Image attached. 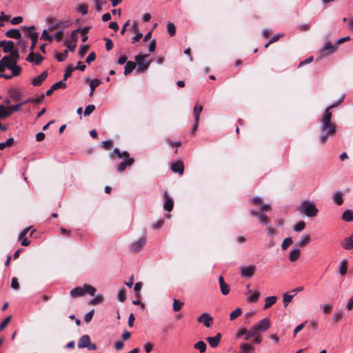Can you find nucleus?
<instances>
[{
  "label": "nucleus",
  "instance_id": "nucleus-1",
  "mask_svg": "<svg viewBox=\"0 0 353 353\" xmlns=\"http://www.w3.org/2000/svg\"><path fill=\"white\" fill-rule=\"evenodd\" d=\"M344 96L342 95L340 99L330 104L325 110L322 119H321V131L322 134L319 137V140L322 143H325L328 137H333L336 132V125L334 123L331 121L332 112L330 110L335 107H337L343 101Z\"/></svg>",
  "mask_w": 353,
  "mask_h": 353
},
{
  "label": "nucleus",
  "instance_id": "nucleus-2",
  "mask_svg": "<svg viewBox=\"0 0 353 353\" xmlns=\"http://www.w3.org/2000/svg\"><path fill=\"white\" fill-rule=\"evenodd\" d=\"M271 326V321L268 318H264L253 325L248 333L246 341L251 339L254 344H261L263 341L262 333L267 331Z\"/></svg>",
  "mask_w": 353,
  "mask_h": 353
},
{
  "label": "nucleus",
  "instance_id": "nucleus-3",
  "mask_svg": "<svg viewBox=\"0 0 353 353\" xmlns=\"http://www.w3.org/2000/svg\"><path fill=\"white\" fill-rule=\"evenodd\" d=\"M300 211L309 217H314L318 213V209L316 208L314 203L307 201L301 203Z\"/></svg>",
  "mask_w": 353,
  "mask_h": 353
},
{
  "label": "nucleus",
  "instance_id": "nucleus-4",
  "mask_svg": "<svg viewBox=\"0 0 353 353\" xmlns=\"http://www.w3.org/2000/svg\"><path fill=\"white\" fill-rule=\"evenodd\" d=\"M148 56V54L142 55L141 54L135 56L134 59L137 65V72L138 73H142L149 68L150 61L145 59Z\"/></svg>",
  "mask_w": 353,
  "mask_h": 353
},
{
  "label": "nucleus",
  "instance_id": "nucleus-5",
  "mask_svg": "<svg viewBox=\"0 0 353 353\" xmlns=\"http://www.w3.org/2000/svg\"><path fill=\"white\" fill-rule=\"evenodd\" d=\"M78 347H87L90 350H94L97 349V345L91 343L90 338L88 335L85 334L79 339L78 342Z\"/></svg>",
  "mask_w": 353,
  "mask_h": 353
},
{
  "label": "nucleus",
  "instance_id": "nucleus-6",
  "mask_svg": "<svg viewBox=\"0 0 353 353\" xmlns=\"http://www.w3.org/2000/svg\"><path fill=\"white\" fill-rule=\"evenodd\" d=\"M338 45H336V42L334 44H332L327 41L321 48V55L322 57L328 56L336 51Z\"/></svg>",
  "mask_w": 353,
  "mask_h": 353
},
{
  "label": "nucleus",
  "instance_id": "nucleus-7",
  "mask_svg": "<svg viewBox=\"0 0 353 353\" xmlns=\"http://www.w3.org/2000/svg\"><path fill=\"white\" fill-rule=\"evenodd\" d=\"M256 270V268L254 265L241 266L240 268V272L243 277L250 278L254 275Z\"/></svg>",
  "mask_w": 353,
  "mask_h": 353
},
{
  "label": "nucleus",
  "instance_id": "nucleus-8",
  "mask_svg": "<svg viewBox=\"0 0 353 353\" xmlns=\"http://www.w3.org/2000/svg\"><path fill=\"white\" fill-rule=\"evenodd\" d=\"M197 322L203 323L206 327H210L212 324L213 318L210 314L205 312L198 316Z\"/></svg>",
  "mask_w": 353,
  "mask_h": 353
},
{
  "label": "nucleus",
  "instance_id": "nucleus-9",
  "mask_svg": "<svg viewBox=\"0 0 353 353\" xmlns=\"http://www.w3.org/2000/svg\"><path fill=\"white\" fill-rule=\"evenodd\" d=\"M146 243V239L145 237H142L139 239L137 241H134L130 245V250L133 252H139L145 245Z\"/></svg>",
  "mask_w": 353,
  "mask_h": 353
},
{
  "label": "nucleus",
  "instance_id": "nucleus-10",
  "mask_svg": "<svg viewBox=\"0 0 353 353\" xmlns=\"http://www.w3.org/2000/svg\"><path fill=\"white\" fill-rule=\"evenodd\" d=\"M163 196L165 199V201L163 205V208L165 210L170 212L173 208V199L170 196L167 192H163Z\"/></svg>",
  "mask_w": 353,
  "mask_h": 353
},
{
  "label": "nucleus",
  "instance_id": "nucleus-11",
  "mask_svg": "<svg viewBox=\"0 0 353 353\" xmlns=\"http://www.w3.org/2000/svg\"><path fill=\"white\" fill-rule=\"evenodd\" d=\"M341 247L346 250L353 249V234L350 236L344 238L341 242Z\"/></svg>",
  "mask_w": 353,
  "mask_h": 353
},
{
  "label": "nucleus",
  "instance_id": "nucleus-12",
  "mask_svg": "<svg viewBox=\"0 0 353 353\" xmlns=\"http://www.w3.org/2000/svg\"><path fill=\"white\" fill-rule=\"evenodd\" d=\"M254 344L252 343H244L240 345L239 346V352L238 353H250L253 352L254 350Z\"/></svg>",
  "mask_w": 353,
  "mask_h": 353
},
{
  "label": "nucleus",
  "instance_id": "nucleus-13",
  "mask_svg": "<svg viewBox=\"0 0 353 353\" xmlns=\"http://www.w3.org/2000/svg\"><path fill=\"white\" fill-rule=\"evenodd\" d=\"M14 63L8 57H3L0 61V72L3 71L4 68H10Z\"/></svg>",
  "mask_w": 353,
  "mask_h": 353
},
{
  "label": "nucleus",
  "instance_id": "nucleus-14",
  "mask_svg": "<svg viewBox=\"0 0 353 353\" xmlns=\"http://www.w3.org/2000/svg\"><path fill=\"white\" fill-rule=\"evenodd\" d=\"M30 228L28 227L23 229L19 235V239L21 241V243L23 246H28L30 245V241L26 237V235L29 232Z\"/></svg>",
  "mask_w": 353,
  "mask_h": 353
},
{
  "label": "nucleus",
  "instance_id": "nucleus-15",
  "mask_svg": "<svg viewBox=\"0 0 353 353\" xmlns=\"http://www.w3.org/2000/svg\"><path fill=\"white\" fill-rule=\"evenodd\" d=\"M0 48H2L5 52H9L14 50V43L12 41H0Z\"/></svg>",
  "mask_w": 353,
  "mask_h": 353
},
{
  "label": "nucleus",
  "instance_id": "nucleus-16",
  "mask_svg": "<svg viewBox=\"0 0 353 353\" xmlns=\"http://www.w3.org/2000/svg\"><path fill=\"white\" fill-rule=\"evenodd\" d=\"M134 159L132 158H130V156L128 157H126L124 159V161H123L121 163L119 164L117 167V170L119 172H123L125 170L127 166H130L133 164Z\"/></svg>",
  "mask_w": 353,
  "mask_h": 353
},
{
  "label": "nucleus",
  "instance_id": "nucleus-17",
  "mask_svg": "<svg viewBox=\"0 0 353 353\" xmlns=\"http://www.w3.org/2000/svg\"><path fill=\"white\" fill-rule=\"evenodd\" d=\"M221 339V334L218 333L215 336H209L206 339L207 341L209 343L210 345L214 348L216 347Z\"/></svg>",
  "mask_w": 353,
  "mask_h": 353
},
{
  "label": "nucleus",
  "instance_id": "nucleus-18",
  "mask_svg": "<svg viewBox=\"0 0 353 353\" xmlns=\"http://www.w3.org/2000/svg\"><path fill=\"white\" fill-rule=\"evenodd\" d=\"M48 73L46 71L43 72L40 75L32 79V84L34 86H39L42 84L43 81L47 78Z\"/></svg>",
  "mask_w": 353,
  "mask_h": 353
},
{
  "label": "nucleus",
  "instance_id": "nucleus-19",
  "mask_svg": "<svg viewBox=\"0 0 353 353\" xmlns=\"http://www.w3.org/2000/svg\"><path fill=\"white\" fill-rule=\"evenodd\" d=\"M248 293L250 294V296H248L246 299L247 302L248 303L257 302L261 295L260 292L258 290L252 292L251 290H249Z\"/></svg>",
  "mask_w": 353,
  "mask_h": 353
},
{
  "label": "nucleus",
  "instance_id": "nucleus-20",
  "mask_svg": "<svg viewBox=\"0 0 353 353\" xmlns=\"http://www.w3.org/2000/svg\"><path fill=\"white\" fill-rule=\"evenodd\" d=\"M219 281L220 284V289L221 291V293L223 295H227L230 293V286L224 281L223 277L222 276H220L219 277Z\"/></svg>",
  "mask_w": 353,
  "mask_h": 353
},
{
  "label": "nucleus",
  "instance_id": "nucleus-21",
  "mask_svg": "<svg viewBox=\"0 0 353 353\" xmlns=\"http://www.w3.org/2000/svg\"><path fill=\"white\" fill-rule=\"evenodd\" d=\"M114 157H116L119 159H121V158L125 159V158L129 157V154L125 151L121 152L119 149L114 148V150L112 151V152L110 154V157L111 159H113Z\"/></svg>",
  "mask_w": 353,
  "mask_h": 353
},
{
  "label": "nucleus",
  "instance_id": "nucleus-22",
  "mask_svg": "<svg viewBox=\"0 0 353 353\" xmlns=\"http://www.w3.org/2000/svg\"><path fill=\"white\" fill-rule=\"evenodd\" d=\"M301 256V251L298 248H293L289 253V260L291 262L296 261Z\"/></svg>",
  "mask_w": 353,
  "mask_h": 353
},
{
  "label": "nucleus",
  "instance_id": "nucleus-23",
  "mask_svg": "<svg viewBox=\"0 0 353 353\" xmlns=\"http://www.w3.org/2000/svg\"><path fill=\"white\" fill-rule=\"evenodd\" d=\"M184 170L183 164L181 161H177L172 165V171L179 174H183Z\"/></svg>",
  "mask_w": 353,
  "mask_h": 353
},
{
  "label": "nucleus",
  "instance_id": "nucleus-24",
  "mask_svg": "<svg viewBox=\"0 0 353 353\" xmlns=\"http://www.w3.org/2000/svg\"><path fill=\"white\" fill-rule=\"evenodd\" d=\"M278 298L276 296H268L265 299V305L263 306L264 310L270 308L277 301Z\"/></svg>",
  "mask_w": 353,
  "mask_h": 353
},
{
  "label": "nucleus",
  "instance_id": "nucleus-25",
  "mask_svg": "<svg viewBox=\"0 0 353 353\" xmlns=\"http://www.w3.org/2000/svg\"><path fill=\"white\" fill-rule=\"evenodd\" d=\"M6 36L12 39H20L21 34L18 29H10L6 32Z\"/></svg>",
  "mask_w": 353,
  "mask_h": 353
},
{
  "label": "nucleus",
  "instance_id": "nucleus-26",
  "mask_svg": "<svg viewBox=\"0 0 353 353\" xmlns=\"http://www.w3.org/2000/svg\"><path fill=\"white\" fill-rule=\"evenodd\" d=\"M71 296L72 297H78L81 296L85 294L83 287H77L73 288L70 292Z\"/></svg>",
  "mask_w": 353,
  "mask_h": 353
},
{
  "label": "nucleus",
  "instance_id": "nucleus-27",
  "mask_svg": "<svg viewBox=\"0 0 353 353\" xmlns=\"http://www.w3.org/2000/svg\"><path fill=\"white\" fill-rule=\"evenodd\" d=\"M311 238L310 236L307 234H304L300 241L298 242L297 245L299 247H305L310 242Z\"/></svg>",
  "mask_w": 353,
  "mask_h": 353
},
{
  "label": "nucleus",
  "instance_id": "nucleus-28",
  "mask_svg": "<svg viewBox=\"0 0 353 353\" xmlns=\"http://www.w3.org/2000/svg\"><path fill=\"white\" fill-rule=\"evenodd\" d=\"M295 295L290 292L288 293H285L283 296V303L285 307L288 306V305L292 301L293 297Z\"/></svg>",
  "mask_w": 353,
  "mask_h": 353
},
{
  "label": "nucleus",
  "instance_id": "nucleus-29",
  "mask_svg": "<svg viewBox=\"0 0 353 353\" xmlns=\"http://www.w3.org/2000/svg\"><path fill=\"white\" fill-rule=\"evenodd\" d=\"M24 28L26 29V32L27 34L30 37L31 39L38 38V33L34 30V28L33 26L31 27H26L24 26Z\"/></svg>",
  "mask_w": 353,
  "mask_h": 353
},
{
  "label": "nucleus",
  "instance_id": "nucleus-30",
  "mask_svg": "<svg viewBox=\"0 0 353 353\" xmlns=\"http://www.w3.org/2000/svg\"><path fill=\"white\" fill-rule=\"evenodd\" d=\"M136 63L133 61H128L125 66L124 74L128 75L130 74L132 70L135 68Z\"/></svg>",
  "mask_w": 353,
  "mask_h": 353
},
{
  "label": "nucleus",
  "instance_id": "nucleus-31",
  "mask_svg": "<svg viewBox=\"0 0 353 353\" xmlns=\"http://www.w3.org/2000/svg\"><path fill=\"white\" fill-rule=\"evenodd\" d=\"M203 110V107L201 105H196L194 108V110H193V114H194V121H196V122H199V115L201 114V112H202Z\"/></svg>",
  "mask_w": 353,
  "mask_h": 353
},
{
  "label": "nucleus",
  "instance_id": "nucleus-32",
  "mask_svg": "<svg viewBox=\"0 0 353 353\" xmlns=\"http://www.w3.org/2000/svg\"><path fill=\"white\" fill-rule=\"evenodd\" d=\"M101 81L97 79H94L91 80L90 82V96H92L94 91L97 87H98L101 84Z\"/></svg>",
  "mask_w": 353,
  "mask_h": 353
},
{
  "label": "nucleus",
  "instance_id": "nucleus-33",
  "mask_svg": "<svg viewBox=\"0 0 353 353\" xmlns=\"http://www.w3.org/2000/svg\"><path fill=\"white\" fill-rule=\"evenodd\" d=\"M347 271V259H343L340 263L339 268V274L341 275H345Z\"/></svg>",
  "mask_w": 353,
  "mask_h": 353
},
{
  "label": "nucleus",
  "instance_id": "nucleus-34",
  "mask_svg": "<svg viewBox=\"0 0 353 353\" xmlns=\"http://www.w3.org/2000/svg\"><path fill=\"white\" fill-rule=\"evenodd\" d=\"M194 347L201 353H203L206 350V344L204 341H199L194 345Z\"/></svg>",
  "mask_w": 353,
  "mask_h": 353
},
{
  "label": "nucleus",
  "instance_id": "nucleus-35",
  "mask_svg": "<svg viewBox=\"0 0 353 353\" xmlns=\"http://www.w3.org/2000/svg\"><path fill=\"white\" fill-rule=\"evenodd\" d=\"M342 219L345 221H353V211L351 210H346L342 215Z\"/></svg>",
  "mask_w": 353,
  "mask_h": 353
},
{
  "label": "nucleus",
  "instance_id": "nucleus-36",
  "mask_svg": "<svg viewBox=\"0 0 353 353\" xmlns=\"http://www.w3.org/2000/svg\"><path fill=\"white\" fill-rule=\"evenodd\" d=\"M10 116L8 107L0 105V119H4Z\"/></svg>",
  "mask_w": 353,
  "mask_h": 353
},
{
  "label": "nucleus",
  "instance_id": "nucleus-37",
  "mask_svg": "<svg viewBox=\"0 0 353 353\" xmlns=\"http://www.w3.org/2000/svg\"><path fill=\"white\" fill-rule=\"evenodd\" d=\"M248 332L249 330L245 327H242L237 330L235 336L236 339H240L241 336H244V340L246 341V337Z\"/></svg>",
  "mask_w": 353,
  "mask_h": 353
},
{
  "label": "nucleus",
  "instance_id": "nucleus-38",
  "mask_svg": "<svg viewBox=\"0 0 353 353\" xmlns=\"http://www.w3.org/2000/svg\"><path fill=\"white\" fill-rule=\"evenodd\" d=\"M333 201L339 205H341L343 202L342 194L339 192H335L332 196Z\"/></svg>",
  "mask_w": 353,
  "mask_h": 353
},
{
  "label": "nucleus",
  "instance_id": "nucleus-39",
  "mask_svg": "<svg viewBox=\"0 0 353 353\" xmlns=\"http://www.w3.org/2000/svg\"><path fill=\"white\" fill-rule=\"evenodd\" d=\"M83 289H84L85 294L87 293L91 296H94L96 292L95 288H94L93 286L88 285V284H85L83 285Z\"/></svg>",
  "mask_w": 353,
  "mask_h": 353
},
{
  "label": "nucleus",
  "instance_id": "nucleus-40",
  "mask_svg": "<svg viewBox=\"0 0 353 353\" xmlns=\"http://www.w3.org/2000/svg\"><path fill=\"white\" fill-rule=\"evenodd\" d=\"M26 101H23V102H21L20 103H18L17 105H12V106H9L8 107V109H9V112H10V115L14 112H18L21 110V108L23 105L26 104Z\"/></svg>",
  "mask_w": 353,
  "mask_h": 353
},
{
  "label": "nucleus",
  "instance_id": "nucleus-41",
  "mask_svg": "<svg viewBox=\"0 0 353 353\" xmlns=\"http://www.w3.org/2000/svg\"><path fill=\"white\" fill-rule=\"evenodd\" d=\"M184 305V303L181 301L174 299L173 300V310L174 312H179Z\"/></svg>",
  "mask_w": 353,
  "mask_h": 353
},
{
  "label": "nucleus",
  "instance_id": "nucleus-42",
  "mask_svg": "<svg viewBox=\"0 0 353 353\" xmlns=\"http://www.w3.org/2000/svg\"><path fill=\"white\" fill-rule=\"evenodd\" d=\"M48 23H49L48 30L50 31H52V30L57 29L59 25V23L57 20H54L52 18H50L48 19Z\"/></svg>",
  "mask_w": 353,
  "mask_h": 353
},
{
  "label": "nucleus",
  "instance_id": "nucleus-43",
  "mask_svg": "<svg viewBox=\"0 0 353 353\" xmlns=\"http://www.w3.org/2000/svg\"><path fill=\"white\" fill-rule=\"evenodd\" d=\"M259 220L260 223L263 225H268L270 223L268 216L263 212L259 214Z\"/></svg>",
  "mask_w": 353,
  "mask_h": 353
},
{
  "label": "nucleus",
  "instance_id": "nucleus-44",
  "mask_svg": "<svg viewBox=\"0 0 353 353\" xmlns=\"http://www.w3.org/2000/svg\"><path fill=\"white\" fill-rule=\"evenodd\" d=\"M242 314V310L240 307L236 308L234 311L230 313V321H234Z\"/></svg>",
  "mask_w": 353,
  "mask_h": 353
},
{
  "label": "nucleus",
  "instance_id": "nucleus-45",
  "mask_svg": "<svg viewBox=\"0 0 353 353\" xmlns=\"http://www.w3.org/2000/svg\"><path fill=\"white\" fill-rule=\"evenodd\" d=\"M125 289L122 287L121 288L119 291H118V294H117V298L119 299V301L121 302H123L125 299Z\"/></svg>",
  "mask_w": 353,
  "mask_h": 353
},
{
  "label": "nucleus",
  "instance_id": "nucleus-46",
  "mask_svg": "<svg viewBox=\"0 0 353 353\" xmlns=\"http://www.w3.org/2000/svg\"><path fill=\"white\" fill-rule=\"evenodd\" d=\"M9 69L12 71V74L13 75V77L17 76L18 74H19V73L21 71V68L17 65V63H14V64H12L11 68H10Z\"/></svg>",
  "mask_w": 353,
  "mask_h": 353
},
{
  "label": "nucleus",
  "instance_id": "nucleus-47",
  "mask_svg": "<svg viewBox=\"0 0 353 353\" xmlns=\"http://www.w3.org/2000/svg\"><path fill=\"white\" fill-rule=\"evenodd\" d=\"M293 243V241L291 237L285 238L281 244V248L283 250H286L289 246H290Z\"/></svg>",
  "mask_w": 353,
  "mask_h": 353
},
{
  "label": "nucleus",
  "instance_id": "nucleus-48",
  "mask_svg": "<svg viewBox=\"0 0 353 353\" xmlns=\"http://www.w3.org/2000/svg\"><path fill=\"white\" fill-rule=\"evenodd\" d=\"M305 222L303 221H301L294 225L293 230L295 232H301L305 228Z\"/></svg>",
  "mask_w": 353,
  "mask_h": 353
},
{
  "label": "nucleus",
  "instance_id": "nucleus-49",
  "mask_svg": "<svg viewBox=\"0 0 353 353\" xmlns=\"http://www.w3.org/2000/svg\"><path fill=\"white\" fill-rule=\"evenodd\" d=\"M68 50H65L63 52H57L56 59L58 61H63L68 57Z\"/></svg>",
  "mask_w": 353,
  "mask_h": 353
},
{
  "label": "nucleus",
  "instance_id": "nucleus-50",
  "mask_svg": "<svg viewBox=\"0 0 353 353\" xmlns=\"http://www.w3.org/2000/svg\"><path fill=\"white\" fill-rule=\"evenodd\" d=\"M65 80H61L60 81H58L55 83H54L52 86V88L54 89L55 90H58V89H63L66 87V83L65 82Z\"/></svg>",
  "mask_w": 353,
  "mask_h": 353
},
{
  "label": "nucleus",
  "instance_id": "nucleus-51",
  "mask_svg": "<svg viewBox=\"0 0 353 353\" xmlns=\"http://www.w3.org/2000/svg\"><path fill=\"white\" fill-rule=\"evenodd\" d=\"M266 232L268 236L270 237H274L278 234V231L276 228H273L272 226H268L266 228Z\"/></svg>",
  "mask_w": 353,
  "mask_h": 353
},
{
  "label": "nucleus",
  "instance_id": "nucleus-52",
  "mask_svg": "<svg viewBox=\"0 0 353 353\" xmlns=\"http://www.w3.org/2000/svg\"><path fill=\"white\" fill-rule=\"evenodd\" d=\"M321 309L324 314H330L332 311V306L330 303H325L321 305Z\"/></svg>",
  "mask_w": 353,
  "mask_h": 353
},
{
  "label": "nucleus",
  "instance_id": "nucleus-53",
  "mask_svg": "<svg viewBox=\"0 0 353 353\" xmlns=\"http://www.w3.org/2000/svg\"><path fill=\"white\" fill-rule=\"evenodd\" d=\"M167 31L170 36H174L176 33V28L173 23H168L167 25Z\"/></svg>",
  "mask_w": 353,
  "mask_h": 353
},
{
  "label": "nucleus",
  "instance_id": "nucleus-54",
  "mask_svg": "<svg viewBox=\"0 0 353 353\" xmlns=\"http://www.w3.org/2000/svg\"><path fill=\"white\" fill-rule=\"evenodd\" d=\"M77 69V68H73L72 66H68L66 69L65 74H64L63 79L66 80L68 78H69L71 76L72 72Z\"/></svg>",
  "mask_w": 353,
  "mask_h": 353
},
{
  "label": "nucleus",
  "instance_id": "nucleus-55",
  "mask_svg": "<svg viewBox=\"0 0 353 353\" xmlns=\"http://www.w3.org/2000/svg\"><path fill=\"white\" fill-rule=\"evenodd\" d=\"M77 11L81 13L82 15H85L88 13V7L85 4H80L77 8Z\"/></svg>",
  "mask_w": 353,
  "mask_h": 353
},
{
  "label": "nucleus",
  "instance_id": "nucleus-56",
  "mask_svg": "<svg viewBox=\"0 0 353 353\" xmlns=\"http://www.w3.org/2000/svg\"><path fill=\"white\" fill-rule=\"evenodd\" d=\"M94 110L95 106L94 105H88L84 110V116H89L94 111Z\"/></svg>",
  "mask_w": 353,
  "mask_h": 353
},
{
  "label": "nucleus",
  "instance_id": "nucleus-57",
  "mask_svg": "<svg viewBox=\"0 0 353 353\" xmlns=\"http://www.w3.org/2000/svg\"><path fill=\"white\" fill-rule=\"evenodd\" d=\"M11 321V316H8L5 318L1 323L0 324V330H3Z\"/></svg>",
  "mask_w": 353,
  "mask_h": 353
},
{
  "label": "nucleus",
  "instance_id": "nucleus-58",
  "mask_svg": "<svg viewBox=\"0 0 353 353\" xmlns=\"http://www.w3.org/2000/svg\"><path fill=\"white\" fill-rule=\"evenodd\" d=\"M8 57L14 62L17 63V59L19 57V55L17 51H11L10 55H8Z\"/></svg>",
  "mask_w": 353,
  "mask_h": 353
},
{
  "label": "nucleus",
  "instance_id": "nucleus-59",
  "mask_svg": "<svg viewBox=\"0 0 353 353\" xmlns=\"http://www.w3.org/2000/svg\"><path fill=\"white\" fill-rule=\"evenodd\" d=\"M343 318V312H336L333 316H332V320L335 322V323H338Z\"/></svg>",
  "mask_w": 353,
  "mask_h": 353
},
{
  "label": "nucleus",
  "instance_id": "nucleus-60",
  "mask_svg": "<svg viewBox=\"0 0 353 353\" xmlns=\"http://www.w3.org/2000/svg\"><path fill=\"white\" fill-rule=\"evenodd\" d=\"M88 46L84 45L80 47L79 49V53L81 57H83L88 52Z\"/></svg>",
  "mask_w": 353,
  "mask_h": 353
},
{
  "label": "nucleus",
  "instance_id": "nucleus-61",
  "mask_svg": "<svg viewBox=\"0 0 353 353\" xmlns=\"http://www.w3.org/2000/svg\"><path fill=\"white\" fill-rule=\"evenodd\" d=\"M41 39L49 41H52V37L48 34L46 30L43 31Z\"/></svg>",
  "mask_w": 353,
  "mask_h": 353
},
{
  "label": "nucleus",
  "instance_id": "nucleus-62",
  "mask_svg": "<svg viewBox=\"0 0 353 353\" xmlns=\"http://www.w3.org/2000/svg\"><path fill=\"white\" fill-rule=\"evenodd\" d=\"M103 300L102 295H97L94 299L90 301L89 303L91 305H95L97 303H101Z\"/></svg>",
  "mask_w": 353,
  "mask_h": 353
},
{
  "label": "nucleus",
  "instance_id": "nucleus-63",
  "mask_svg": "<svg viewBox=\"0 0 353 353\" xmlns=\"http://www.w3.org/2000/svg\"><path fill=\"white\" fill-rule=\"evenodd\" d=\"M65 45L70 51H74L77 46V44L75 43H72V41H65Z\"/></svg>",
  "mask_w": 353,
  "mask_h": 353
},
{
  "label": "nucleus",
  "instance_id": "nucleus-64",
  "mask_svg": "<svg viewBox=\"0 0 353 353\" xmlns=\"http://www.w3.org/2000/svg\"><path fill=\"white\" fill-rule=\"evenodd\" d=\"M22 21H23V17H13V18L10 20V23H11L12 25H17V24H19V23H21Z\"/></svg>",
  "mask_w": 353,
  "mask_h": 353
}]
</instances>
